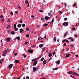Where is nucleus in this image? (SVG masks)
Here are the masks:
<instances>
[{
	"label": "nucleus",
	"mask_w": 79,
	"mask_h": 79,
	"mask_svg": "<svg viewBox=\"0 0 79 79\" xmlns=\"http://www.w3.org/2000/svg\"><path fill=\"white\" fill-rule=\"evenodd\" d=\"M15 13H16V14H18V11H16L15 12Z\"/></svg>",
	"instance_id": "obj_52"
},
{
	"label": "nucleus",
	"mask_w": 79,
	"mask_h": 79,
	"mask_svg": "<svg viewBox=\"0 0 79 79\" xmlns=\"http://www.w3.org/2000/svg\"><path fill=\"white\" fill-rule=\"evenodd\" d=\"M59 13H60V14L62 13V12L61 11H59Z\"/></svg>",
	"instance_id": "obj_62"
},
{
	"label": "nucleus",
	"mask_w": 79,
	"mask_h": 79,
	"mask_svg": "<svg viewBox=\"0 0 79 79\" xmlns=\"http://www.w3.org/2000/svg\"><path fill=\"white\" fill-rule=\"evenodd\" d=\"M26 37H29V35H28V34H27L26 35Z\"/></svg>",
	"instance_id": "obj_31"
},
{
	"label": "nucleus",
	"mask_w": 79,
	"mask_h": 79,
	"mask_svg": "<svg viewBox=\"0 0 79 79\" xmlns=\"http://www.w3.org/2000/svg\"><path fill=\"white\" fill-rule=\"evenodd\" d=\"M63 25L64 26H67L68 25V22H65L63 23Z\"/></svg>",
	"instance_id": "obj_2"
},
{
	"label": "nucleus",
	"mask_w": 79,
	"mask_h": 79,
	"mask_svg": "<svg viewBox=\"0 0 79 79\" xmlns=\"http://www.w3.org/2000/svg\"><path fill=\"white\" fill-rule=\"evenodd\" d=\"M48 56H49V58H50V57H51V56H52V54L51 53H49V54H48Z\"/></svg>",
	"instance_id": "obj_16"
},
{
	"label": "nucleus",
	"mask_w": 79,
	"mask_h": 79,
	"mask_svg": "<svg viewBox=\"0 0 79 79\" xmlns=\"http://www.w3.org/2000/svg\"><path fill=\"white\" fill-rule=\"evenodd\" d=\"M46 63H47V62H46V61L45 60H44L43 61V64L45 65V64H46Z\"/></svg>",
	"instance_id": "obj_15"
},
{
	"label": "nucleus",
	"mask_w": 79,
	"mask_h": 79,
	"mask_svg": "<svg viewBox=\"0 0 79 79\" xmlns=\"http://www.w3.org/2000/svg\"><path fill=\"white\" fill-rule=\"evenodd\" d=\"M2 56H6V54H2Z\"/></svg>",
	"instance_id": "obj_35"
},
{
	"label": "nucleus",
	"mask_w": 79,
	"mask_h": 79,
	"mask_svg": "<svg viewBox=\"0 0 79 79\" xmlns=\"http://www.w3.org/2000/svg\"><path fill=\"white\" fill-rule=\"evenodd\" d=\"M67 34H68V31L65 33V34L64 35V37H65V36H66V35H67Z\"/></svg>",
	"instance_id": "obj_23"
},
{
	"label": "nucleus",
	"mask_w": 79,
	"mask_h": 79,
	"mask_svg": "<svg viewBox=\"0 0 79 79\" xmlns=\"http://www.w3.org/2000/svg\"><path fill=\"white\" fill-rule=\"evenodd\" d=\"M35 60H36V59H33L32 60V61H35Z\"/></svg>",
	"instance_id": "obj_34"
},
{
	"label": "nucleus",
	"mask_w": 79,
	"mask_h": 79,
	"mask_svg": "<svg viewBox=\"0 0 79 79\" xmlns=\"http://www.w3.org/2000/svg\"><path fill=\"white\" fill-rule=\"evenodd\" d=\"M44 46V45L43 44H41L39 45V47H42Z\"/></svg>",
	"instance_id": "obj_25"
},
{
	"label": "nucleus",
	"mask_w": 79,
	"mask_h": 79,
	"mask_svg": "<svg viewBox=\"0 0 79 79\" xmlns=\"http://www.w3.org/2000/svg\"><path fill=\"white\" fill-rule=\"evenodd\" d=\"M10 15H13V12H11Z\"/></svg>",
	"instance_id": "obj_60"
},
{
	"label": "nucleus",
	"mask_w": 79,
	"mask_h": 79,
	"mask_svg": "<svg viewBox=\"0 0 79 79\" xmlns=\"http://www.w3.org/2000/svg\"><path fill=\"white\" fill-rule=\"evenodd\" d=\"M26 79H29V77L28 76H27L26 77Z\"/></svg>",
	"instance_id": "obj_36"
},
{
	"label": "nucleus",
	"mask_w": 79,
	"mask_h": 79,
	"mask_svg": "<svg viewBox=\"0 0 79 79\" xmlns=\"http://www.w3.org/2000/svg\"><path fill=\"white\" fill-rule=\"evenodd\" d=\"M71 40L73 42H74V40H73V39H71Z\"/></svg>",
	"instance_id": "obj_51"
},
{
	"label": "nucleus",
	"mask_w": 79,
	"mask_h": 79,
	"mask_svg": "<svg viewBox=\"0 0 79 79\" xmlns=\"http://www.w3.org/2000/svg\"><path fill=\"white\" fill-rule=\"evenodd\" d=\"M56 64H59L60 63V60H58L57 61H56Z\"/></svg>",
	"instance_id": "obj_10"
},
{
	"label": "nucleus",
	"mask_w": 79,
	"mask_h": 79,
	"mask_svg": "<svg viewBox=\"0 0 79 79\" xmlns=\"http://www.w3.org/2000/svg\"><path fill=\"white\" fill-rule=\"evenodd\" d=\"M71 47H74V45L73 44H72L70 45Z\"/></svg>",
	"instance_id": "obj_41"
},
{
	"label": "nucleus",
	"mask_w": 79,
	"mask_h": 79,
	"mask_svg": "<svg viewBox=\"0 0 79 79\" xmlns=\"http://www.w3.org/2000/svg\"><path fill=\"white\" fill-rule=\"evenodd\" d=\"M45 50V47L44 48H43L42 49V51L43 52H44V51Z\"/></svg>",
	"instance_id": "obj_13"
},
{
	"label": "nucleus",
	"mask_w": 79,
	"mask_h": 79,
	"mask_svg": "<svg viewBox=\"0 0 79 79\" xmlns=\"http://www.w3.org/2000/svg\"><path fill=\"white\" fill-rule=\"evenodd\" d=\"M37 63V61L36 60L33 63V66H35Z\"/></svg>",
	"instance_id": "obj_6"
},
{
	"label": "nucleus",
	"mask_w": 79,
	"mask_h": 79,
	"mask_svg": "<svg viewBox=\"0 0 79 79\" xmlns=\"http://www.w3.org/2000/svg\"><path fill=\"white\" fill-rule=\"evenodd\" d=\"M47 26H48V24H45L43 25V26H44V27H46Z\"/></svg>",
	"instance_id": "obj_21"
},
{
	"label": "nucleus",
	"mask_w": 79,
	"mask_h": 79,
	"mask_svg": "<svg viewBox=\"0 0 79 79\" xmlns=\"http://www.w3.org/2000/svg\"><path fill=\"white\" fill-rule=\"evenodd\" d=\"M67 19H68L67 18H65L64 19V20L65 21H66Z\"/></svg>",
	"instance_id": "obj_47"
},
{
	"label": "nucleus",
	"mask_w": 79,
	"mask_h": 79,
	"mask_svg": "<svg viewBox=\"0 0 79 79\" xmlns=\"http://www.w3.org/2000/svg\"><path fill=\"white\" fill-rule=\"evenodd\" d=\"M52 60V58H50L48 60V61H50V60Z\"/></svg>",
	"instance_id": "obj_61"
},
{
	"label": "nucleus",
	"mask_w": 79,
	"mask_h": 79,
	"mask_svg": "<svg viewBox=\"0 0 79 79\" xmlns=\"http://www.w3.org/2000/svg\"><path fill=\"white\" fill-rule=\"evenodd\" d=\"M64 46H66V43H64Z\"/></svg>",
	"instance_id": "obj_59"
},
{
	"label": "nucleus",
	"mask_w": 79,
	"mask_h": 79,
	"mask_svg": "<svg viewBox=\"0 0 79 79\" xmlns=\"http://www.w3.org/2000/svg\"><path fill=\"white\" fill-rule=\"evenodd\" d=\"M17 39L19 40H20V38L18 37H17Z\"/></svg>",
	"instance_id": "obj_42"
},
{
	"label": "nucleus",
	"mask_w": 79,
	"mask_h": 79,
	"mask_svg": "<svg viewBox=\"0 0 79 79\" xmlns=\"http://www.w3.org/2000/svg\"><path fill=\"white\" fill-rule=\"evenodd\" d=\"M64 42H68V43H69V41H68V40H64Z\"/></svg>",
	"instance_id": "obj_28"
},
{
	"label": "nucleus",
	"mask_w": 79,
	"mask_h": 79,
	"mask_svg": "<svg viewBox=\"0 0 79 79\" xmlns=\"http://www.w3.org/2000/svg\"><path fill=\"white\" fill-rule=\"evenodd\" d=\"M39 11L41 13H42V12H43V10H39Z\"/></svg>",
	"instance_id": "obj_40"
},
{
	"label": "nucleus",
	"mask_w": 79,
	"mask_h": 79,
	"mask_svg": "<svg viewBox=\"0 0 79 79\" xmlns=\"http://www.w3.org/2000/svg\"><path fill=\"white\" fill-rule=\"evenodd\" d=\"M10 21V19H8L7 20V22L8 23Z\"/></svg>",
	"instance_id": "obj_57"
},
{
	"label": "nucleus",
	"mask_w": 79,
	"mask_h": 79,
	"mask_svg": "<svg viewBox=\"0 0 79 79\" xmlns=\"http://www.w3.org/2000/svg\"><path fill=\"white\" fill-rule=\"evenodd\" d=\"M13 64H10V65H9L8 66V68L9 69H11L12 67H13Z\"/></svg>",
	"instance_id": "obj_4"
},
{
	"label": "nucleus",
	"mask_w": 79,
	"mask_h": 79,
	"mask_svg": "<svg viewBox=\"0 0 79 79\" xmlns=\"http://www.w3.org/2000/svg\"><path fill=\"white\" fill-rule=\"evenodd\" d=\"M17 55H18V53H15L14 54V55L15 56H16Z\"/></svg>",
	"instance_id": "obj_46"
},
{
	"label": "nucleus",
	"mask_w": 79,
	"mask_h": 79,
	"mask_svg": "<svg viewBox=\"0 0 79 79\" xmlns=\"http://www.w3.org/2000/svg\"><path fill=\"white\" fill-rule=\"evenodd\" d=\"M11 27V25L10 24H9V25H8V26L7 27H6V28H7V29H10V27Z\"/></svg>",
	"instance_id": "obj_17"
},
{
	"label": "nucleus",
	"mask_w": 79,
	"mask_h": 79,
	"mask_svg": "<svg viewBox=\"0 0 79 79\" xmlns=\"http://www.w3.org/2000/svg\"><path fill=\"white\" fill-rule=\"evenodd\" d=\"M28 52L29 53H33V50H32L31 49H29L28 50Z\"/></svg>",
	"instance_id": "obj_8"
},
{
	"label": "nucleus",
	"mask_w": 79,
	"mask_h": 79,
	"mask_svg": "<svg viewBox=\"0 0 79 79\" xmlns=\"http://www.w3.org/2000/svg\"><path fill=\"white\" fill-rule=\"evenodd\" d=\"M45 19L46 20H47V19H49V17L48 16H46L45 17Z\"/></svg>",
	"instance_id": "obj_22"
},
{
	"label": "nucleus",
	"mask_w": 79,
	"mask_h": 79,
	"mask_svg": "<svg viewBox=\"0 0 79 79\" xmlns=\"http://www.w3.org/2000/svg\"><path fill=\"white\" fill-rule=\"evenodd\" d=\"M73 71H70L67 72V74H73Z\"/></svg>",
	"instance_id": "obj_3"
},
{
	"label": "nucleus",
	"mask_w": 79,
	"mask_h": 79,
	"mask_svg": "<svg viewBox=\"0 0 79 79\" xmlns=\"http://www.w3.org/2000/svg\"><path fill=\"white\" fill-rule=\"evenodd\" d=\"M6 40L7 42H10V38H7Z\"/></svg>",
	"instance_id": "obj_11"
},
{
	"label": "nucleus",
	"mask_w": 79,
	"mask_h": 79,
	"mask_svg": "<svg viewBox=\"0 0 79 79\" xmlns=\"http://www.w3.org/2000/svg\"><path fill=\"white\" fill-rule=\"evenodd\" d=\"M54 21V19H52V21H51V23H53V21Z\"/></svg>",
	"instance_id": "obj_58"
},
{
	"label": "nucleus",
	"mask_w": 79,
	"mask_h": 79,
	"mask_svg": "<svg viewBox=\"0 0 79 79\" xmlns=\"http://www.w3.org/2000/svg\"><path fill=\"white\" fill-rule=\"evenodd\" d=\"M18 5V8H19V9L20 10H21V7H20V6H19V5Z\"/></svg>",
	"instance_id": "obj_24"
},
{
	"label": "nucleus",
	"mask_w": 79,
	"mask_h": 79,
	"mask_svg": "<svg viewBox=\"0 0 79 79\" xmlns=\"http://www.w3.org/2000/svg\"><path fill=\"white\" fill-rule=\"evenodd\" d=\"M16 27V23H15L14 24V28H15Z\"/></svg>",
	"instance_id": "obj_29"
},
{
	"label": "nucleus",
	"mask_w": 79,
	"mask_h": 79,
	"mask_svg": "<svg viewBox=\"0 0 79 79\" xmlns=\"http://www.w3.org/2000/svg\"><path fill=\"white\" fill-rule=\"evenodd\" d=\"M7 52V51H6V50H5V51H4V52H3V54H5V55H6V53H7V52Z\"/></svg>",
	"instance_id": "obj_18"
},
{
	"label": "nucleus",
	"mask_w": 79,
	"mask_h": 79,
	"mask_svg": "<svg viewBox=\"0 0 79 79\" xmlns=\"http://www.w3.org/2000/svg\"><path fill=\"white\" fill-rule=\"evenodd\" d=\"M25 3L27 4H29V3H28V1L27 0H26L25 1Z\"/></svg>",
	"instance_id": "obj_26"
},
{
	"label": "nucleus",
	"mask_w": 79,
	"mask_h": 79,
	"mask_svg": "<svg viewBox=\"0 0 79 79\" xmlns=\"http://www.w3.org/2000/svg\"><path fill=\"white\" fill-rule=\"evenodd\" d=\"M76 57H78V55H75Z\"/></svg>",
	"instance_id": "obj_63"
},
{
	"label": "nucleus",
	"mask_w": 79,
	"mask_h": 79,
	"mask_svg": "<svg viewBox=\"0 0 79 79\" xmlns=\"http://www.w3.org/2000/svg\"><path fill=\"white\" fill-rule=\"evenodd\" d=\"M76 6V3H74V4L73 5V6Z\"/></svg>",
	"instance_id": "obj_48"
},
{
	"label": "nucleus",
	"mask_w": 79,
	"mask_h": 79,
	"mask_svg": "<svg viewBox=\"0 0 79 79\" xmlns=\"http://www.w3.org/2000/svg\"><path fill=\"white\" fill-rule=\"evenodd\" d=\"M22 25L21 24H18L17 25V27H21Z\"/></svg>",
	"instance_id": "obj_14"
},
{
	"label": "nucleus",
	"mask_w": 79,
	"mask_h": 79,
	"mask_svg": "<svg viewBox=\"0 0 79 79\" xmlns=\"http://www.w3.org/2000/svg\"><path fill=\"white\" fill-rule=\"evenodd\" d=\"M15 62L16 63H19V60H15Z\"/></svg>",
	"instance_id": "obj_12"
},
{
	"label": "nucleus",
	"mask_w": 79,
	"mask_h": 79,
	"mask_svg": "<svg viewBox=\"0 0 79 79\" xmlns=\"http://www.w3.org/2000/svg\"><path fill=\"white\" fill-rule=\"evenodd\" d=\"M58 69V68H56L55 69L53 68V70H57Z\"/></svg>",
	"instance_id": "obj_32"
},
{
	"label": "nucleus",
	"mask_w": 79,
	"mask_h": 79,
	"mask_svg": "<svg viewBox=\"0 0 79 79\" xmlns=\"http://www.w3.org/2000/svg\"><path fill=\"white\" fill-rule=\"evenodd\" d=\"M64 5H65V6H67L66 3H64Z\"/></svg>",
	"instance_id": "obj_64"
},
{
	"label": "nucleus",
	"mask_w": 79,
	"mask_h": 79,
	"mask_svg": "<svg viewBox=\"0 0 79 79\" xmlns=\"http://www.w3.org/2000/svg\"><path fill=\"white\" fill-rule=\"evenodd\" d=\"M44 60V57H42L41 59V61H42Z\"/></svg>",
	"instance_id": "obj_39"
},
{
	"label": "nucleus",
	"mask_w": 79,
	"mask_h": 79,
	"mask_svg": "<svg viewBox=\"0 0 79 79\" xmlns=\"http://www.w3.org/2000/svg\"><path fill=\"white\" fill-rule=\"evenodd\" d=\"M14 29L15 31H18V28H14Z\"/></svg>",
	"instance_id": "obj_30"
},
{
	"label": "nucleus",
	"mask_w": 79,
	"mask_h": 79,
	"mask_svg": "<svg viewBox=\"0 0 79 79\" xmlns=\"http://www.w3.org/2000/svg\"><path fill=\"white\" fill-rule=\"evenodd\" d=\"M55 54V52H52V55H54Z\"/></svg>",
	"instance_id": "obj_53"
},
{
	"label": "nucleus",
	"mask_w": 79,
	"mask_h": 79,
	"mask_svg": "<svg viewBox=\"0 0 79 79\" xmlns=\"http://www.w3.org/2000/svg\"><path fill=\"white\" fill-rule=\"evenodd\" d=\"M70 77H73V79L74 78V77L72 76H70Z\"/></svg>",
	"instance_id": "obj_55"
},
{
	"label": "nucleus",
	"mask_w": 79,
	"mask_h": 79,
	"mask_svg": "<svg viewBox=\"0 0 79 79\" xmlns=\"http://www.w3.org/2000/svg\"><path fill=\"white\" fill-rule=\"evenodd\" d=\"M23 55L24 58H25L26 57V55L23 54Z\"/></svg>",
	"instance_id": "obj_43"
},
{
	"label": "nucleus",
	"mask_w": 79,
	"mask_h": 79,
	"mask_svg": "<svg viewBox=\"0 0 79 79\" xmlns=\"http://www.w3.org/2000/svg\"><path fill=\"white\" fill-rule=\"evenodd\" d=\"M53 40H54V42H56V37H54Z\"/></svg>",
	"instance_id": "obj_19"
},
{
	"label": "nucleus",
	"mask_w": 79,
	"mask_h": 79,
	"mask_svg": "<svg viewBox=\"0 0 79 79\" xmlns=\"http://www.w3.org/2000/svg\"><path fill=\"white\" fill-rule=\"evenodd\" d=\"M23 31H24V30H23V29L22 28H21L20 29V31H19V32L20 33H22V32H23Z\"/></svg>",
	"instance_id": "obj_9"
},
{
	"label": "nucleus",
	"mask_w": 79,
	"mask_h": 79,
	"mask_svg": "<svg viewBox=\"0 0 79 79\" xmlns=\"http://www.w3.org/2000/svg\"><path fill=\"white\" fill-rule=\"evenodd\" d=\"M26 29L27 31H29V29L28 28H26Z\"/></svg>",
	"instance_id": "obj_37"
},
{
	"label": "nucleus",
	"mask_w": 79,
	"mask_h": 79,
	"mask_svg": "<svg viewBox=\"0 0 79 79\" xmlns=\"http://www.w3.org/2000/svg\"><path fill=\"white\" fill-rule=\"evenodd\" d=\"M75 37H77V35H74Z\"/></svg>",
	"instance_id": "obj_56"
},
{
	"label": "nucleus",
	"mask_w": 79,
	"mask_h": 79,
	"mask_svg": "<svg viewBox=\"0 0 79 79\" xmlns=\"http://www.w3.org/2000/svg\"><path fill=\"white\" fill-rule=\"evenodd\" d=\"M23 22V21H22V20H21L20 21H19V23H22Z\"/></svg>",
	"instance_id": "obj_44"
},
{
	"label": "nucleus",
	"mask_w": 79,
	"mask_h": 79,
	"mask_svg": "<svg viewBox=\"0 0 79 79\" xmlns=\"http://www.w3.org/2000/svg\"><path fill=\"white\" fill-rule=\"evenodd\" d=\"M3 16L1 15L0 16V18H3Z\"/></svg>",
	"instance_id": "obj_49"
},
{
	"label": "nucleus",
	"mask_w": 79,
	"mask_h": 79,
	"mask_svg": "<svg viewBox=\"0 0 79 79\" xmlns=\"http://www.w3.org/2000/svg\"><path fill=\"white\" fill-rule=\"evenodd\" d=\"M33 71L34 72H35L36 71H37L36 68H35V67H34L33 68Z\"/></svg>",
	"instance_id": "obj_5"
},
{
	"label": "nucleus",
	"mask_w": 79,
	"mask_h": 79,
	"mask_svg": "<svg viewBox=\"0 0 79 79\" xmlns=\"http://www.w3.org/2000/svg\"><path fill=\"white\" fill-rule=\"evenodd\" d=\"M11 34L12 35H14L15 34V31H13L11 32Z\"/></svg>",
	"instance_id": "obj_27"
},
{
	"label": "nucleus",
	"mask_w": 79,
	"mask_h": 79,
	"mask_svg": "<svg viewBox=\"0 0 79 79\" xmlns=\"http://www.w3.org/2000/svg\"><path fill=\"white\" fill-rule=\"evenodd\" d=\"M45 18H41V20L42 21H45Z\"/></svg>",
	"instance_id": "obj_20"
},
{
	"label": "nucleus",
	"mask_w": 79,
	"mask_h": 79,
	"mask_svg": "<svg viewBox=\"0 0 79 79\" xmlns=\"http://www.w3.org/2000/svg\"><path fill=\"white\" fill-rule=\"evenodd\" d=\"M65 55H66L65 58H68V57H69V56L70 54H66Z\"/></svg>",
	"instance_id": "obj_7"
},
{
	"label": "nucleus",
	"mask_w": 79,
	"mask_h": 79,
	"mask_svg": "<svg viewBox=\"0 0 79 79\" xmlns=\"http://www.w3.org/2000/svg\"><path fill=\"white\" fill-rule=\"evenodd\" d=\"M48 15L49 16H52V15H51V14H50V13H48Z\"/></svg>",
	"instance_id": "obj_38"
},
{
	"label": "nucleus",
	"mask_w": 79,
	"mask_h": 79,
	"mask_svg": "<svg viewBox=\"0 0 79 79\" xmlns=\"http://www.w3.org/2000/svg\"><path fill=\"white\" fill-rule=\"evenodd\" d=\"M73 75L74 76H79V74L76 73V72H73Z\"/></svg>",
	"instance_id": "obj_1"
},
{
	"label": "nucleus",
	"mask_w": 79,
	"mask_h": 79,
	"mask_svg": "<svg viewBox=\"0 0 79 79\" xmlns=\"http://www.w3.org/2000/svg\"><path fill=\"white\" fill-rule=\"evenodd\" d=\"M25 26H26V25L25 24H22V27H25Z\"/></svg>",
	"instance_id": "obj_33"
},
{
	"label": "nucleus",
	"mask_w": 79,
	"mask_h": 79,
	"mask_svg": "<svg viewBox=\"0 0 79 79\" xmlns=\"http://www.w3.org/2000/svg\"><path fill=\"white\" fill-rule=\"evenodd\" d=\"M71 38H72V37H70V38H68V39H71Z\"/></svg>",
	"instance_id": "obj_54"
},
{
	"label": "nucleus",
	"mask_w": 79,
	"mask_h": 79,
	"mask_svg": "<svg viewBox=\"0 0 79 79\" xmlns=\"http://www.w3.org/2000/svg\"><path fill=\"white\" fill-rule=\"evenodd\" d=\"M72 30H73V31H74V30H75V27H73V28H72Z\"/></svg>",
	"instance_id": "obj_45"
},
{
	"label": "nucleus",
	"mask_w": 79,
	"mask_h": 79,
	"mask_svg": "<svg viewBox=\"0 0 79 79\" xmlns=\"http://www.w3.org/2000/svg\"><path fill=\"white\" fill-rule=\"evenodd\" d=\"M2 21L3 22H4V18H3L2 19Z\"/></svg>",
	"instance_id": "obj_50"
}]
</instances>
